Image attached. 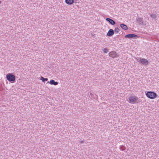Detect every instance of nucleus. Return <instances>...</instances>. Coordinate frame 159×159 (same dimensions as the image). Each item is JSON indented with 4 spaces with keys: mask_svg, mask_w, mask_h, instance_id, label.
<instances>
[{
    "mask_svg": "<svg viewBox=\"0 0 159 159\" xmlns=\"http://www.w3.org/2000/svg\"><path fill=\"white\" fill-rule=\"evenodd\" d=\"M146 96L151 99H153L157 97V94L153 92H148L146 93Z\"/></svg>",
    "mask_w": 159,
    "mask_h": 159,
    "instance_id": "nucleus-4",
    "label": "nucleus"
},
{
    "mask_svg": "<svg viewBox=\"0 0 159 159\" xmlns=\"http://www.w3.org/2000/svg\"><path fill=\"white\" fill-rule=\"evenodd\" d=\"M7 79L11 83H14L16 80V77L15 75L12 73H9L6 75Z\"/></svg>",
    "mask_w": 159,
    "mask_h": 159,
    "instance_id": "nucleus-1",
    "label": "nucleus"
},
{
    "mask_svg": "<svg viewBox=\"0 0 159 159\" xmlns=\"http://www.w3.org/2000/svg\"><path fill=\"white\" fill-rule=\"evenodd\" d=\"M114 31L112 29H110L107 34V36L109 37L112 36L114 34Z\"/></svg>",
    "mask_w": 159,
    "mask_h": 159,
    "instance_id": "nucleus-7",
    "label": "nucleus"
},
{
    "mask_svg": "<svg viewBox=\"0 0 159 159\" xmlns=\"http://www.w3.org/2000/svg\"><path fill=\"white\" fill-rule=\"evenodd\" d=\"M137 20L138 21V22H141L142 21V19L141 18H139Z\"/></svg>",
    "mask_w": 159,
    "mask_h": 159,
    "instance_id": "nucleus-17",
    "label": "nucleus"
},
{
    "mask_svg": "<svg viewBox=\"0 0 159 159\" xmlns=\"http://www.w3.org/2000/svg\"><path fill=\"white\" fill-rule=\"evenodd\" d=\"M1 1H0V4L1 3Z\"/></svg>",
    "mask_w": 159,
    "mask_h": 159,
    "instance_id": "nucleus-19",
    "label": "nucleus"
},
{
    "mask_svg": "<svg viewBox=\"0 0 159 159\" xmlns=\"http://www.w3.org/2000/svg\"><path fill=\"white\" fill-rule=\"evenodd\" d=\"M125 38H132L138 37V36L134 34H128L125 36Z\"/></svg>",
    "mask_w": 159,
    "mask_h": 159,
    "instance_id": "nucleus-5",
    "label": "nucleus"
},
{
    "mask_svg": "<svg viewBox=\"0 0 159 159\" xmlns=\"http://www.w3.org/2000/svg\"><path fill=\"white\" fill-rule=\"evenodd\" d=\"M106 20L112 25H114L116 24V22L111 18H106Z\"/></svg>",
    "mask_w": 159,
    "mask_h": 159,
    "instance_id": "nucleus-6",
    "label": "nucleus"
},
{
    "mask_svg": "<svg viewBox=\"0 0 159 159\" xmlns=\"http://www.w3.org/2000/svg\"><path fill=\"white\" fill-rule=\"evenodd\" d=\"M120 27L123 29L127 30L128 29L127 26L124 24H121L120 25Z\"/></svg>",
    "mask_w": 159,
    "mask_h": 159,
    "instance_id": "nucleus-11",
    "label": "nucleus"
},
{
    "mask_svg": "<svg viewBox=\"0 0 159 159\" xmlns=\"http://www.w3.org/2000/svg\"><path fill=\"white\" fill-rule=\"evenodd\" d=\"M125 148L124 146H121L120 147V149L122 151H124L125 149Z\"/></svg>",
    "mask_w": 159,
    "mask_h": 159,
    "instance_id": "nucleus-14",
    "label": "nucleus"
},
{
    "mask_svg": "<svg viewBox=\"0 0 159 159\" xmlns=\"http://www.w3.org/2000/svg\"><path fill=\"white\" fill-rule=\"evenodd\" d=\"M136 60L137 61L142 64L147 65L148 64V61L146 59L140 57H138Z\"/></svg>",
    "mask_w": 159,
    "mask_h": 159,
    "instance_id": "nucleus-3",
    "label": "nucleus"
},
{
    "mask_svg": "<svg viewBox=\"0 0 159 159\" xmlns=\"http://www.w3.org/2000/svg\"><path fill=\"white\" fill-rule=\"evenodd\" d=\"M120 30L118 28H116L115 29L114 31L116 33L119 32Z\"/></svg>",
    "mask_w": 159,
    "mask_h": 159,
    "instance_id": "nucleus-15",
    "label": "nucleus"
},
{
    "mask_svg": "<svg viewBox=\"0 0 159 159\" xmlns=\"http://www.w3.org/2000/svg\"><path fill=\"white\" fill-rule=\"evenodd\" d=\"M66 3L68 5H72L74 2V0H65Z\"/></svg>",
    "mask_w": 159,
    "mask_h": 159,
    "instance_id": "nucleus-10",
    "label": "nucleus"
},
{
    "mask_svg": "<svg viewBox=\"0 0 159 159\" xmlns=\"http://www.w3.org/2000/svg\"><path fill=\"white\" fill-rule=\"evenodd\" d=\"M150 16L153 19H156L157 17V15L155 14H151Z\"/></svg>",
    "mask_w": 159,
    "mask_h": 159,
    "instance_id": "nucleus-13",
    "label": "nucleus"
},
{
    "mask_svg": "<svg viewBox=\"0 0 159 159\" xmlns=\"http://www.w3.org/2000/svg\"><path fill=\"white\" fill-rule=\"evenodd\" d=\"M80 142L81 143H83V141H80Z\"/></svg>",
    "mask_w": 159,
    "mask_h": 159,
    "instance_id": "nucleus-18",
    "label": "nucleus"
},
{
    "mask_svg": "<svg viewBox=\"0 0 159 159\" xmlns=\"http://www.w3.org/2000/svg\"><path fill=\"white\" fill-rule=\"evenodd\" d=\"M40 80H42L43 82H44L45 81H47L48 80V79L44 78L43 76H41L40 77Z\"/></svg>",
    "mask_w": 159,
    "mask_h": 159,
    "instance_id": "nucleus-12",
    "label": "nucleus"
},
{
    "mask_svg": "<svg viewBox=\"0 0 159 159\" xmlns=\"http://www.w3.org/2000/svg\"><path fill=\"white\" fill-rule=\"evenodd\" d=\"M110 56L112 58H114L116 57V53L114 51H112L109 54Z\"/></svg>",
    "mask_w": 159,
    "mask_h": 159,
    "instance_id": "nucleus-9",
    "label": "nucleus"
},
{
    "mask_svg": "<svg viewBox=\"0 0 159 159\" xmlns=\"http://www.w3.org/2000/svg\"><path fill=\"white\" fill-rule=\"evenodd\" d=\"M103 52L105 53H107L108 52V49L107 48H105L103 50Z\"/></svg>",
    "mask_w": 159,
    "mask_h": 159,
    "instance_id": "nucleus-16",
    "label": "nucleus"
},
{
    "mask_svg": "<svg viewBox=\"0 0 159 159\" xmlns=\"http://www.w3.org/2000/svg\"><path fill=\"white\" fill-rule=\"evenodd\" d=\"M50 83L51 85H57L58 83L57 82L53 80H51L49 82H48L47 83Z\"/></svg>",
    "mask_w": 159,
    "mask_h": 159,
    "instance_id": "nucleus-8",
    "label": "nucleus"
},
{
    "mask_svg": "<svg viewBox=\"0 0 159 159\" xmlns=\"http://www.w3.org/2000/svg\"><path fill=\"white\" fill-rule=\"evenodd\" d=\"M129 102L131 103H136L139 102V98L135 96H131L129 98Z\"/></svg>",
    "mask_w": 159,
    "mask_h": 159,
    "instance_id": "nucleus-2",
    "label": "nucleus"
}]
</instances>
